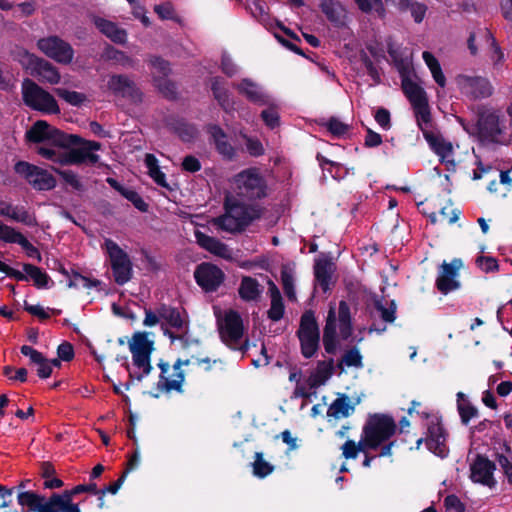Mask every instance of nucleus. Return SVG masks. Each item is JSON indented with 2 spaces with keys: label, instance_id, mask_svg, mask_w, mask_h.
Listing matches in <instances>:
<instances>
[{
  "label": "nucleus",
  "instance_id": "obj_1",
  "mask_svg": "<svg viewBox=\"0 0 512 512\" xmlns=\"http://www.w3.org/2000/svg\"><path fill=\"white\" fill-rule=\"evenodd\" d=\"M224 214L213 219L218 229L229 233L243 232L254 220L262 215V209L256 205H247L232 196L224 199Z\"/></svg>",
  "mask_w": 512,
  "mask_h": 512
},
{
  "label": "nucleus",
  "instance_id": "obj_2",
  "mask_svg": "<svg viewBox=\"0 0 512 512\" xmlns=\"http://www.w3.org/2000/svg\"><path fill=\"white\" fill-rule=\"evenodd\" d=\"M339 322L340 337L342 340H348L353 334L352 316L350 306L345 300H341L338 306V315L333 306H330L326 318V324L323 329V345L326 353L335 354L337 351V325Z\"/></svg>",
  "mask_w": 512,
  "mask_h": 512
},
{
  "label": "nucleus",
  "instance_id": "obj_3",
  "mask_svg": "<svg viewBox=\"0 0 512 512\" xmlns=\"http://www.w3.org/2000/svg\"><path fill=\"white\" fill-rule=\"evenodd\" d=\"M149 333L146 331L135 332L130 339V352L132 353L133 365L141 371V373H130V382L133 379L141 381L144 376H147L152 368L151 354L154 351V340L149 338Z\"/></svg>",
  "mask_w": 512,
  "mask_h": 512
},
{
  "label": "nucleus",
  "instance_id": "obj_4",
  "mask_svg": "<svg viewBox=\"0 0 512 512\" xmlns=\"http://www.w3.org/2000/svg\"><path fill=\"white\" fill-rule=\"evenodd\" d=\"M22 100L32 110L43 114H59L60 108L54 96L30 78H25L21 85Z\"/></svg>",
  "mask_w": 512,
  "mask_h": 512
},
{
  "label": "nucleus",
  "instance_id": "obj_5",
  "mask_svg": "<svg viewBox=\"0 0 512 512\" xmlns=\"http://www.w3.org/2000/svg\"><path fill=\"white\" fill-rule=\"evenodd\" d=\"M236 194L249 201L259 200L267 195V184L257 168H247L234 176Z\"/></svg>",
  "mask_w": 512,
  "mask_h": 512
},
{
  "label": "nucleus",
  "instance_id": "obj_6",
  "mask_svg": "<svg viewBox=\"0 0 512 512\" xmlns=\"http://www.w3.org/2000/svg\"><path fill=\"white\" fill-rule=\"evenodd\" d=\"M296 336L302 356L306 359L314 357L319 349L320 330L313 310H306L301 315Z\"/></svg>",
  "mask_w": 512,
  "mask_h": 512
},
{
  "label": "nucleus",
  "instance_id": "obj_7",
  "mask_svg": "<svg viewBox=\"0 0 512 512\" xmlns=\"http://www.w3.org/2000/svg\"><path fill=\"white\" fill-rule=\"evenodd\" d=\"M369 442L376 444L379 448L383 443L389 441L397 431V424L391 415L383 413L370 414L363 426Z\"/></svg>",
  "mask_w": 512,
  "mask_h": 512
},
{
  "label": "nucleus",
  "instance_id": "obj_8",
  "mask_svg": "<svg viewBox=\"0 0 512 512\" xmlns=\"http://www.w3.org/2000/svg\"><path fill=\"white\" fill-rule=\"evenodd\" d=\"M411 69L408 72L399 74L401 77L402 90L410 101L417 121L429 124L431 112L425 90L410 78Z\"/></svg>",
  "mask_w": 512,
  "mask_h": 512
},
{
  "label": "nucleus",
  "instance_id": "obj_9",
  "mask_svg": "<svg viewBox=\"0 0 512 512\" xmlns=\"http://www.w3.org/2000/svg\"><path fill=\"white\" fill-rule=\"evenodd\" d=\"M476 116L478 140L481 143H499V136L503 133L499 112L482 105L478 106Z\"/></svg>",
  "mask_w": 512,
  "mask_h": 512
},
{
  "label": "nucleus",
  "instance_id": "obj_10",
  "mask_svg": "<svg viewBox=\"0 0 512 512\" xmlns=\"http://www.w3.org/2000/svg\"><path fill=\"white\" fill-rule=\"evenodd\" d=\"M14 171L37 191H50L57 185L56 178L48 170L24 160L14 164Z\"/></svg>",
  "mask_w": 512,
  "mask_h": 512
},
{
  "label": "nucleus",
  "instance_id": "obj_11",
  "mask_svg": "<svg viewBox=\"0 0 512 512\" xmlns=\"http://www.w3.org/2000/svg\"><path fill=\"white\" fill-rule=\"evenodd\" d=\"M448 432L439 417H432L427 424L425 445L434 455L444 459L449 455Z\"/></svg>",
  "mask_w": 512,
  "mask_h": 512
},
{
  "label": "nucleus",
  "instance_id": "obj_12",
  "mask_svg": "<svg viewBox=\"0 0 512 512\" xmlns=\"http://www.w3.org/2000/svg\"><path fill=\"white\" fill-rule=\"evenodd\" d=\"M114 281L123 285L128 282V253L116 242L106 239L104 242Z\"/></svg>",
  "mask_w": 512,
  "mask_h": 512
},
{
  "label": "nucleus",
  "instance_id": "obj_13",
  "mask_svg": "<svg viewBox=\"0 0 512 512\" xmlns=\"http://www.w3.org/2000/svg\"><path fill=\"white\" fill-rule=\"evenodd\" d=\"M38 48L49 58L61 64H69L74 57L72 46L58 36L38 40Z\"/></svg>",
  "mask_w": 512,
  "mask_h": 512
},
{
  "label": "nucleus",
  "instance_id": "obj_14",
  "mask_svg": "<svg viewBox=\"0 0 512 512\" xmlns=\"http://www.w3.org/2000/svg\"><path fill=\"white\" fill-rule=\"evenodd\" d=\"M194 278L197 285L205 292H215L223 284L225 273L215 264L202 262L196 266Z\"/></svg>",
  "mask_w": 512,
  "mask_h": 512
},
{
  "label": "nucleus",
  "instance_id": "obj_15",
  "mask_svg": "<svg viewBox=\"0 0 512 512\" xmlns=\"http://www.w3.org/2000/svg\"><path fill=\"white\" fill-rule=\"evenodd\" d=\"M456 83L462 93L473 100L488 98L493 94L490 81L481 76L458 75Z\"/></svg>",
  "mask_w": 512,
  "mask_h": 512
},
{
  "label": "nucleus",
  "instance_id": "obj_16",
  "mask_svg": "<svg viewBox=\"0 0 512 512\" xmlns=\"http://www.w3.org/2000/svg\"><path fill=\"white\" fill-rule=\"evenodd\" d=\"M462 266L460 259H453L450 263L443 262L436 278V288L444 295L460 288L458 281L459 270Z\"/></svg>",
  "mask_w": 512,
  "mask_h": 512
},
{
  "label": "nucleus",
  "instance_id": "obj_17",
  "mask_svg": "<svg viewBox=\"0 0 512 512\" xmlns=\"http://www.w3.org/2000/svg\"><path fill=\"white\" fill-rule=\"evenodd\" d=\"M496 464L489 460L487 456L477 454L470 465V479L475 482L494 488L497 484L494 479Z\"/></svg>",
  "mask_w": 512,
  "mask_h": 512
},
{
  "label": "nucleus",
  "instance_id": "obj_18",
  "mask_svg": "<svg viewBox=\"0 0 512 512\" xmlns=\"http://www.w3.org/2000/svg\"><path fill=\"white\" fill-rule=\"evenodd\" d=\"M244 326L240 314L235 310H229L219 323V335L223 343L230 346L240 341L243 337Z\"/></svg>",
  "mask_w": 512,
  "mask_h": 512
},
{
  "label": "nucleus",
  "instance_id": "obj_19",
  "mask_svg": "<svg viewBox=\"0 0 512 512\" xmlns=\"http://www.w3.org/2000/svg\"><path fill=\"white\" fill-rule=\"evenodd\" d=\"M101 148V144L96 141L85 140L78 142L76 146L66 148L69 152V159L72 165L89 163L96 164L99 161V155L93 153Z\"/></svg>",
  "mask_w": 512,
  "mask_h": 512
},
{
  "label": "nucleus",
  "instance_id": "obj_20",
  "mask_svg": "<svg viewBox=\"0 0 512 512\" xmlns=\"http://www.w3.org/2000/svg\"><path fill=\"white\" fill-rule=\"evenodd\" d=\"M205 130L209 135L210 143L214 144L215 150L223 159L231 161L236 157V150L229 142L227 133L220 125L209 123L205 126Z\"/></svg>",
  "mask_w": 512,
  "mask_h": 512
},
{
  "label": "nucleus",
  "instance_id": "obj_21",
  "mask_svg": "<svg viewBox=\"0 0 512 512\" xmlns=\"http://www.w3.org/2000/svg\"><path fill=\"white\" fill-rule=\"evenodd\" d=\"M160 369L159 381L157 383V387L159 390L164 392L177 391L182 392V385L185 380L184 371H179L175 373L174 379H169L168 373L170 370V365L168 362L160 360L157 364Z\"/></svg>",
  "mask_w": 512,
  "mask_h": 512
},
{
  "label": "nucleus",
  "instance_id": "obj_22",
  "mask_svg": "<svg viewBox=\"0 0 512 512\" xmlns=\"http://www.w3.org/2000/svg\"><path fill=\"white\" fill-rule=\"evenodd\" d=\"M418 125L421 126V122H418ZM420 129L422 130L423 136L429 147L437 156L440 157L442 162L453 154V146L451 142L446 141L441 134L425 130L422 127H420Z\"/></svg>",
  "mask_w": 512,
  "mask_h": 512
},
{
  "label": "nucleus",
  "instance_id": "obj_23",
  "mask_svg": "<svg viewBox=\"0 0 512 512\" xmlns=\"http://www.w3.org/2000/svg\"><path fill=\"white\" fill-rule=\"evenodd\" d=\"M74 496L76 492H73V488L61 494L53 493L48 498L50 512H81L79 505L73 502Z\"/></svg>",
  "mask_w": 512,
  "mask_h": 512
},
{
  "label": "nucleus",
  "instance_id": "obj_24",
  "mask_svg": "<svg viewBox=\"0 0 512 512\" xmlns=\"http://www.w3.org/2000/svg\"><path fill=\"white\" fill-rule=\"evenodd\" d=\"M320 9L335 28H343L346 26L347 12L340 2L335 0H321Z\"/></svg>",
  "mask_w": 512,
  "mask_h": 512
},
{
  "label": "nucleus",
  "instance_id": "obj_25",
  "mask_svg": "<svg viewBox=\"0 0 512 512\" xmlns=\"http://www.w3.org/2000/svg\"><path fill=\"white\" fill-rule=\"evenodd\" d=\"M194 235L197 244L201 248L205 249L206 251L210 252L213 255L222 257L224 259L230 258V251L228 246L225 243L221 242L219 239L209 236L199 230H196Z\"/></svg>",
  "mask_w": 512,
  "mask_h": 512
},
{
  "label": "nucleus",
  "instance_id": "obj_26",
  "mask_svg": "<svg viewBox=\"0 0 512 512\" xmlns=\"http://www.w3.org/2000/svg\"><path fill=\"white\" fill-rule=\"evenodd\" d=\"M22 355L29 357L30 364L37 365V375L41 379H47L51 376L53 369L48 359L38 350L31 346L23 345L20 348Z\"/></svg>",
  "mask_w": 512,
  "mask_h": 512
},
{
  "label": "nucleus",
  "instance_id": "obj_27",
  "mask_svg": "<svg viewBox=\"0 0 512 512\" xmlns=\"http://www.w3.org/2000/svg\"><path fill=\"white\" fill-rule=\"evenodd\" d=\"M210 89L214 99L218 105L225 112H230L233 109L234 103L230 99V93L226 88V81L220 76L210 78Z\"/></svg>",
  "mask_w": 512,
  "mask_h": 512
},
{
  "label": "nucleus",
  "instance_id": "obj_28",
  "mask_svg": "<svg viewBox=\"0 0 512 512\" xmlns=\"http://www.w3.org/2000/svg\"><path fill=\"white\" fill-rule=\"evenodd\" d=\"M18 504L32 512H50L48 498L34 491H23L17 496Z\"/></svg>",
  "mask_w": 512,
  "mask_h": 512
},
{
  "label": "nucleus",
  "instance_id": "obj_29",
  "mask_svg": "<svg viewBox=\"0 0 512 512\" xmlns=\"http://www.w3.org/2000/svg\"><path fill=\"white\" fill-rule=\"evenodd\" d=\"M238 92L244 95L247 100L257 105H267L269 103V97L266 95L256 83L249 78H244L236 86Z\"/></svg>",
  "mask_w": 512,
  "mask_h": 512
},
{
  "label": "nucleus",
  "instance_id": "obj_30",
  "mask_svg": "<svg viewBox=\"0 0 512 512\" xmlns=\"http://www.w3.org/2000/svg\"><path fill=\"white\" fill-rule=\"evenodd\" d=\"M334 374V360L318 361L317 367L314 372L310 374L307 379L308 385L311 389H315L323 384Z\"/></svg>",
  "mask_w": 512,
  "mask_h": 512
},
{
  "label": "nucleus",
  "instance_id": "obj_31",
  "mask_svg": "<svg viewBox=\"0 0 512 512\" xmlns=\"http://www.w3.org/2000/svg\"><path fill=\"white\" fill-rule=\"evenodd\" d=\"M268 293L271 298V305L267 311V316L270 320L277 322L281 320L285 313V305L281 296L280 290L276 284L269 279L268 282Z\"/></svg>",
  "mask_w": 512,
  "mask_h": 512
},
{
  "label": "nucleus",
  "instance_id": "obj_32",
  "mask_svg": "<svg viewBox=\"0 0 512 512\" xmlns=\"http://www.w3.org/2000/svg\"><path fill=\"white\" fill-rule=\"evenodd\" d=\"M334 264L329 259H318L314 264V276L315 280L323 290V292H327L330 290V284L332 279V274L334 272Z\"/></svg>",
  "mask_w": 512,
  "mask_h": 512
},
{
  "label": "nucleus",
  "instance_id": "obj_33",
  "mask_svg": "<svg viewBox=\"0 0 512 512\" xmlns=\"http://www.w3.org/2000/svg\"><path fill=\"white\" fill-rule=\"evenodd\" d=\"M355 411V404L346 394H340L328 407L327 416L334 419L347 418Z\"/></svg>",
  "mask_w": 512,
  "mask_h": 512
},
{
  "label": "nucleus",
  "instance_id": "obj_34",
  "mask_svg": "<svg viewBox=\"0 0 512 512\" xmlns=\"http://www.w3.org/2000/svg\"><path fill=\"white\" fill-rule=\"evenodd\" d=\"M387 53L392 59L393 65L399 74L408 72L410 69L409 59L406 55V48L394 43L391 37L387 39Z\"/></svg>",
  "mask_w": 512,
  "mask_h": 512
},
{
  "label": "nucleus",
  "instance_id": "obj_35",
  "mask_svg": "<svg viewBox=\"0 0 512 512\" xmlns=\"http://www.w3.org/2000/svg\"><path fill=\"white\" fill-rule=\"evenodd\" d=\"M158 314L170 327L180 330H189V321L182 318L178 308L162 305L158 309Z\"/></svg>",
  "mask_w": 512,
  "mask_h": 512
},
{
  "label": "nucleus",
  "instance_id": "obj_36",
  "mask_svg": "<svg viewBox=\"0 0 512 512\" xmlns=\"http://www.w3.org/2000/svg\"><path fill=\"white\" fill-rule=\"evenodd\" d=\"M33 70L40 81H45L50 84H57L60 81L61 77L59 71L47 60L37 59Z\"/></svg>",
  "mask_w": 512,
  "mask_h": 512
},
{
  "label": "nucleus",
  "instance_id": "obj_37",
  "mask_svg": "<svg viewBox=\"0 0 512 512\" xmlns=\"http://www.w3.org/2000/svg\"><path fill=\"white\" fill-rule=\"evenodd\" d=\"M238 293L242 300L251 302L260 297L262 289L255 278L251 276H243L238 288Z\"/></svg>",
  "mask_w": 512,
  "mask_h": 512
},
{
  "label": "nucleus",
  "instance_id": "obj_38",
  "mask_svg": "<svg viewBox=\"0 0 512 512\" xmlns=\"http://www.w3.org/2000/svg\"><path fill=\"white\" fill-rule=\"evenodd\" d=\"M94 24L101 33L110 38L113 42L123 43L126 40L125 30H121L117 25L101 17L94 18Z\"/></svg>",
  "mask_w": 512,
  "mask_h": 512
},
{
  "label": "nucleus",
  "instance_id": "obj_39",
  "mask_svg": "<svg viewBox=\"0 0 512 512\" xmlns=\"http://www.w3.org/2000/svg\"><path fill=\"white\" fill-rule=\"evenodd\" d=\"M22 268L38 289H48L54 285V281L41 268L30 263L22 264Z\"/></svg>",
  "mask_w": 512,
  "mask_h": 512
},
{
  "label": "nucleus",
  "instance_id": "obj_40",
  "mask_svg": "<svg viewBox=\"0 0 512 512\" xmlns=\"http://www.w3.org/2000/svg\"><path fill=\"white\" fill-rule=\"evenodd\" d=\"M52 128L53 126L47 121L37 120L26 132V139L32 143L45 142L48 140Z\"/></svg>",
  "mask_w": 512,
  "mask_h": 512
},
{
  "label": "nucleus",
  "instance_id": "obj_41",
  "mask_svg": "<svg viewBox=\"0 0 512 512\" xmlns=\"http://www.w3.org/2000/svg\"><path fill=\"white\" fill-rule=\"evenodd\" d=\"M47 141L57 147L69 148L76 146L78 142L82 141V137L75 134H66L60 129L53 127Z\"/></svg>",
  "mask_w": 512,
  "mask_h": 512
},
{
  "label": "nucleus",
  "instance_id": "obj_42",
  "mask_svg": "<svg viewBox=\"0 0 512 512\" xmlns=\"http://www.w3.org/2000/svg\"><path fill=\"white\" fill-rule=\"evenodd\" d=\"M248 9L253 18L260 22L267 29L274 27L276 19H272L267 11L266 4L263 0H253L252 4L248 6Z\"/></svg>",
  "mask_w": 512,
  "mask_h": 512
},
{
  "label": "nucleus",
  "instance_id": "obj_43",
  "mask_svg": "<svg viewBox=\"0 0 512 512\" xmlns=\"http://www.w3.org/2000/svg\"><path fill=\"white\" fill-rule=\"evenodd\" d=\"M172 129L183 142L188 143L193 142L199 134L196 125L189 123L184 119L176 120L172 124Z\"/></svg>",
  "mask_w": 512,
  "mask_h": 512
},
{
  "label": "nucleus",
  "instance_id": "obj_44",
  "mask_svg": "<svg viewBox=\"0 0 512 512\" xmlns=\"http://www.w3.org/2000/svg\"><path fill=\"white\" fill-rule=\"evenodd\" d=\"M316 160L323 172H327L335 180L343 179L347 174L346 169L341 163L332 161L321 153H317Z\"/></svg>",
  "mask_w": 512,
  "mask_h": 512
},
{
  "label": "nucleus",
  "instance_id": "obj_45",
  "mask_svg": "<svg viewBox=\"0 0 512 512\" xmlns=\"http://www.w3.org/2000/svg\"><path fill=\"white\" fill-rule=\"evenodd\" d=\"M422 58H423L425 64L427 65V67L429 68L434 81L440 87H445L446 78L443 74V71H442V68H441V65H440L438 59L429 51H424L422 53Z\"/></svg>",
  "mask_w": 512,
  "mask_h": 512
},
{
  "label": "nucleus",
  "instance_id": "obj_46",
  "mask_svg": "<svg viewBox=\"0 0 512 512\" xmlns=\"http://www.w3.org/2000/svg\"><path fill=\"white\" fill-rule=\"evenodd\" d=\"M153 82L158 91L168 100L178 99L176 83L168 77H153Z\"/></svg>",
  "mask_w": 512,
  "mask_h": 512
},
{
  "label": "nucleus",
  "instance_id": "obj_47",
  "mask_svg": "<svg viewBox=\"0 0 512 512\" xmlns=\"http://www.w3.org/2000/svg\"><path fill=\"white\" fill-rule=\"evenodd\" d=\"M126 460L123 462V471L120 475V477L113 483L109 484L108 486L104 487L101 490H98L99 495V507L102 508L104 505L103 498L106 493L110 494H116L120 487L123 485V483L126 480V477L128 476V454L125 456Z\"/></svg>",
  "mask_w": 512,
  "mask_h": 512
},
{
  "label": "nucleus",
  "instance_id": "obj_48",
  "mask_svg": "<svg viewBox=\"0 0 512 512\" xmlns=\"http://www.w3.org/2000/svg\"><path fill=\"white\" fill-rule=\"evenodd\" d=\"M347 367L361 368L363 366V357L357 347L348 349L342 359L338 362L337 367L341 370Z\"/></svg>",
  "mask_w": 512,
  "mask_h": 512
},
{
  "label": "nucleus",
  "instance_id": "obj_49",
  "mask_svg": "<svg viewBox=\"0 0 512 512\" xmlns=\"http://www.w3.org/2000/svg\"><path fill=\"white\" fill-rule=\"evenodd\" d=\"M280 276L281 284L286 297L291 302L296 301L297 298L294 286V277L291 269H289L287 266H282Z\"/></svg>",
  "mask_w": 512,
  "mask_h": 512
},
{
  "label": "nucleus",
  "instance_id": "obj_50",
  "mask_svg": "<svg viewBox=\"0 0 512 512\" xmlns=\"http://www.w3.org/2000/svg\"><path fill=\"white\" fill-rule=\"evenodd\" d=\"M374 307L379 312L380 317L387 323H393L396 319L397 305L394 300H391L389 306L383 304L382 299L374 300Z\"/></svg>",
  "mask_w": 512,
  "mask_h": 512
},
{
  "label": "nucleus",
  "instance_id": "obj_51",
  "mask_svg": "<svg viewBox=\"0 0 512 512\" xmlns=\"http://www.w3.org/2000/svg\"><path fill=\"white\" fill-rule=\"evenodd\" d=\"M9 243L19 244L26 251L27 256L36 258L39 262L42 260L40 251L21 232L16 231Z\"/></svg>",
  "mask_w": 512,
  "mask_h": 512
},
{
  "label": "nucleus",
  "instance_id": "obj_52",
  "mask_svg": "<svg viewBox=\"0 0 512 512\" xmlns=\"http://www.w3.org/2000/svg\"><path fill=\"white\" fill-rule=\"evenodd\" d=\"M100 284V281L97 279H89L83 275H81L77 271H72L70 277L68 278V287L69 288H86L90 289L92 287H97Z\"/></svg>",
  "mask_w": 512,
  "mask_h": 512
},
{
  "label": "nucleus",
  "instance_id": "obj_53",
  "mask_svg": "<svg viewBox=\"0 0 512 512\" xmlns=\"http://www.w3.org/2000/svg\"><path fill=\"white\" fill-rule=\"evenodd\" d=\"M253 474L258 478H265L274 470V466L264 460L262 452L255 453V461L252 464Z\"/></svg>",
  "mask_w": 512,
  "mask_h": 512
},
{
  "label": "nucleus",
  "instance_id": "obj_54",
  "mask_svg": "<svg viewBox=\"0 0 512 512\" xmlns=\"http://www.w3.org/2000/svg\"><path fill=\"white\" fill-rule=\"evenodd\" d=\"M55 93L72 106L79 107L86 101V95L81 92L70 91L65 88H56Z\"/></svg>",
  "mask_w": 512,
  "mask_h": 512
},
{
  "label": "nucleus",
  "instance_id": "obj_55",
  "mask_svg": "<svg viewBox=\"0 0 512 512\" xmlns=\"http://www.w3.org/2000/svg\"><path fill=\"white\" fill-rule=\"evenodd\" d=\"M180 333L176 334L169 329L164 331V335L168 336L171 342L178 340L181 343V348L187 350L191 345H199V339H192L189 337V330H180Z\"/></svg>",
  "mask_w": 512,
  "mask_h": 512
},
{
  "label": "nucleus",
  "instance_id": "obj_56",
  "mask_svg": "<svg viewBox=\"0 0 512 512\" xmlns=\"http://www.w3.org/2000/svg\"><path fill=\"white\" fill-rule=\"evenodd\" d=\"M53 171L56 172L67 185L71 186L73 190L82 192L85 190L84 185L80 181L78 175L72 170H62L59 168L52 167Z\"/></svg>",
  "mask_w": 512,
  "mask_h": 512
},
{
  "label": "nucleus",
  "instance_id": "obj_57",
  "mask_svg": "<svg viewBox=\"0 0 512 512\" xmlns=\"http://www.w3.org/2000/svg\"><path fill=\"white\" fill-rule=\"evenodd\" d=\"M148 63L154 72L158 73L157 77H168L171 73L170 62L160 56H150Z\"/></svg>",
  "mask_w": 512,
  "mask_h": 512
},
{
  "label": "nucleus",
  "instance_id": "obj_58",
  "mask_svg": "<svg viewBox=\"0 0 512 512\" xmlns=\"http://www.w3.org/2000/svg\"><path fill=\"white\" fill-rule=\"evenodd\" d=\"M475 264L485 273L499 271V264L495 257L479 255L475 260Z\"/></svg>",
  "mask_w": 512,
  "mask_h": 512
},
{
  "label": "nucleus",
  "instance_id": "obj_59",
  "mask_svg": "<svg viewBox=\"0 0 512 512\" xmlns=\"http://www.w3.org/2000/svg\"><path fill=\"white\" fill-rule=\"evenodd\" d=\"M358 8L364 13H370L373 9L380 15L383 16L385 8L382 0H353Z\"/></svg>",
  "mask_w": 512,
  "mask_h": 512
},
{
  "label": "nucleus",
  "instance_id": "obj_60",
  "mask_svg": "<svg viewBox=\"0 0 512 512\" xmlns=\"http://www.w3.org/2000/svg\"><path fill=\"white\" fill-rule=\"evenodd\" d=\"M108 88L116 95H124L125 90L128 88V76L112 75L108 81Z\"/></svg>",
  "mask_w": 512,
  "mask_h": 512
},
{
  "label": "nucleus",
  "instance_id": "obj_61",
  "mask_svg": "<svg viewBox=\"0 0 512 512\" xmlns=\"http://www.w3.org/2000/svg\"><path fill=\"white\" fill-rule=\"evenodd\" d=\"M326 128L334 137L339 138L344 136L349 131L350 126L343 123L336 117H330L326 123Z\"/></svg>",
  "mask_w": 512,
  "mask_h": 512
},
{
  "label": "nucleus",
  "instance_id": "obj_62",
  "mask_svg": "<svg viewBox=\"0 0 512 512\" xmlns=\"http://www.w3.org/2000/svg\"><path fill=\"white\" fill-rule=\"evenodd\" d=\"M11 219L31 227L37 225L36 217L30 214L23 206H17V210L12 212Z\"/></svg>",
  "mask_w": 512,
  "mask_h": 512
},
{
  "label": "nucleus",
  "instance_id": "obj_63",
  "mask_svg": "<svg viewBox=\"0 0 512 512\" xmlns=\"http://www.w3.org/2000/svg\"><path fill=\"white\" fill-rule=\"evenodd\" d=\"M261 119L265 123V125L274 129L280 125V116L277 109L273 106H270L267 109H264L260 114Z\"/></svg>",
  "mask_w": 512,
  "mask_h": 512
},
{
  "label": "nucleus",
  "instance_id": "obj_64",
  "mask_svg": "<svg viewBox=\"0 0 512 512\" xmlns=\"http://www.w3.org/2000/svg\"><path fill=\"white\" fill-rule=\"evenodd\" d=\"M360 61L366 68L367 74L371 77V79L376 84H379L381 82V76H380L379 69L374 65L373 61L367 55L366 52L362 51L360 53Z\"/></svg>",
  "mask_w": 512,
  "mask_h": 512
}]
</instances>
